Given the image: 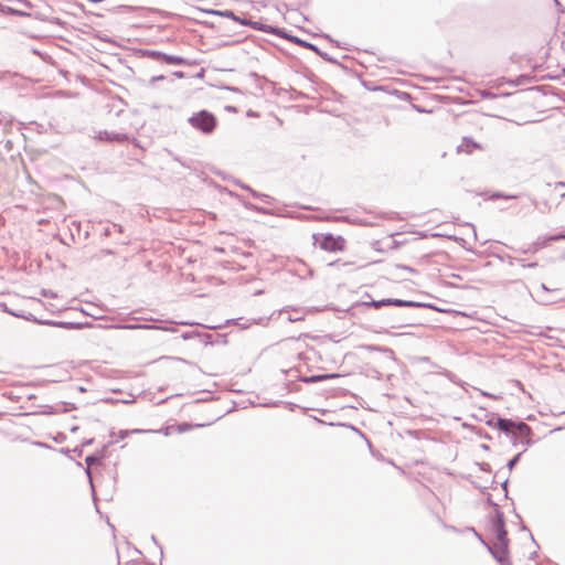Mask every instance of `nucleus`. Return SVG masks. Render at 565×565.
Returning <instances> with one entry per match:
<instances>
[{
	"label": "nucleus",
	"instance_id": "nucleus-2",
	"mask_svg": "<svg viewBox=\"0 0 565 565\" xmlns=\"http://www.w3.org/2000/svg\"><path fill=\"white\" fill-rule=\"evenodd\" d=\"M190 125L203 134H212L217 126V118L207 110H200L189 118Z\"/></svg>",
	"mask_w": 565,
	"mask_h": 565
},
{
	"label": "nucleus",
	"instance_id": "nucleus-4",
	"mask_svg": "<svg viewBox=\"0 0 565 565\" xmlns=\"http://www.w3.org/2000/svg\"><path fill=\"white\" fill-rule=\"evenodd\" d=\"M484 146L470 137H463L457 147L459 154H472L475 151H483Z\"/></svg>",
	"mask_w": 565,
	"mask_h": 565
},
{
	"label": "nucleus",
	"instance_id": "nucleus-5",
	"mask_svg": "<svg viewBox=\"0 0 565 565\" xmlns=\"http://www.w3.org/2000/svg\"><path fill=\"white\" fill-rule=\"evenodd\" d=\"M243 24H248L247 22H243ZM254 29L256 30H263V31H266V32H270V33H274V34H277V35H280V36H284L286 38V35L281 34V32H279L277 29H274V28H266L264 24L259 23V22H253V23H249ZM287 39L298 43V44H301L306 47H310L311 45L297 39V38H294V36H287Z\"/></svg>",
	"mask_w": 565,
	"mask_h": 565
},
{
	"label": "nucleus",
	"instance_id": "nucleus-7",
	"mask_svg": "<svg viewBox=\"0 0 565 565\" xmlns=\"http://www.w3.org/2000/svg\"><path fill=\"white\" fill-rule=\"evenodd\" d=\"M153 56L163 61L164 63L172 64V65H181L184 63V60L180 56L167 55L163 53H153Z\"/></svg>",
	"mask_w": 565,
	"mask_h": 565
},
{
	"label": "nucleus",
	"instance_id": "nucleus-9",
	"mask_svg": "<svg viewBox=\"0 0 565 565\" xmlns=\"http://www.w3.org/2000/svg\"><path fill=\"white\" fill-rule=\"evenodd\" d=\"M374 305L376 308H379L380 306H390V305L403 307V306H411L412 302L398 300V299H396V300L387 299V300H382L380 302H374Z\"/></svg>",
	"mask_w": 565,
	"mask_h": 565
},
{
	"label": "nucleus",
	"instance_id": "nucleus-11",
	"mask_svg": "<svg viewBox=\"0 0 565 565\" xmlns=\"http://www.w3.org/2000/svg\"><path fill=\"white\" fill-rule=\"evenodd\" d=\"M212 13L223 15V17H233V13H230V12L212 11Z\"/></svg>",
	"mask_w": 565,
	"mask_h": 565
},
{
	"label": "nucleus",
	"instance_id": "nucleus-1",
	"mask_svg": "<svg viewBox=\"0 0 565 565\" xmlns=\"http://www.w3.org/2000/svg\"><path fill=\"white\" fill-rule=\"evenodd\" d=\"M313 241L321 250L327 253H342L347 249V239L341 235L315 234Z\"/></svg>",
	"mask_w": 565,
	"mask_h": 565
},
{
	"label": "nucleus",
	"instance_id": "nucleus-8",
	"mask_svg": "<svg viewBox=\"0 0 565 565\" xmlns=\"http://www.w3.org/2000/svg\"><path fill=\"white\" fill-rule=\"evenodd\" d=\"M192 428V425L190 424H181V425H172L166 428L164 435L170 436L175 433L181 434L184 431H188Z\"/></svg>",
	"mask_w": 565,
	"mask_h": 565
},
{
	"label": "nucleus",
	"instance_id": "nucleus-3",
	"mask_svg": "<svg viewBox=\"0 0 565 565\" xmlns=\"http://www.w3.org/2000/svg\"><path fill=\"white\" fill-rule=\"evenodd\" d=\"M494 427L512 435H526L530 431V427L525 423H514L510 419L499 418Z\"/></svg>",
	"mask_w": 565,
	"mask_h": 565
},
{
	"label": "nucleus",
	"instance_id": "nucleus-12",
	"mask_svg": "<svg viewBox=\"0 0 565 565\" xmlns=\"http://www.w3.org/2000/svg\"><path fill=\"white\" fill-rule=\"evenodd\" d=\"M561 238H565V235H557V236L551 237V239H553V241H557V239H561Z\"/></svg>",
	"mask_w": 565,
	"mask_h": 565
},
{
	"label": "nucleus",
	"instance_id": "nucleus-10",
	"mask_svg": "<svg viewBox=\"0 0 565 565\" xmlns=\"http://www.w3.org/2000/svg\"><path fill=\"white\" fill-rule=\"evenodd\" d=\"M508 546V539H507V532L502 526L497 527V542L495 545H503Z\"/></svg>",
	"mask_w": 565,
	"mask_h": 565
},
{
	"label": "nucleus",
	"instance_id": "nucleus-6",
	"mask_svg": "<svg viewBox=\"0 0 565 565\" xmlns=\"http://www.w3.org/2000/svg\"><path fill=\"white\" fill-rule=\"evenodd\" d=\"M491 552L501 565H510L508 546L493 544Z\"/></svg>",
	"mask_w": 565,
	"mask_h": 565
}]
</instances>
